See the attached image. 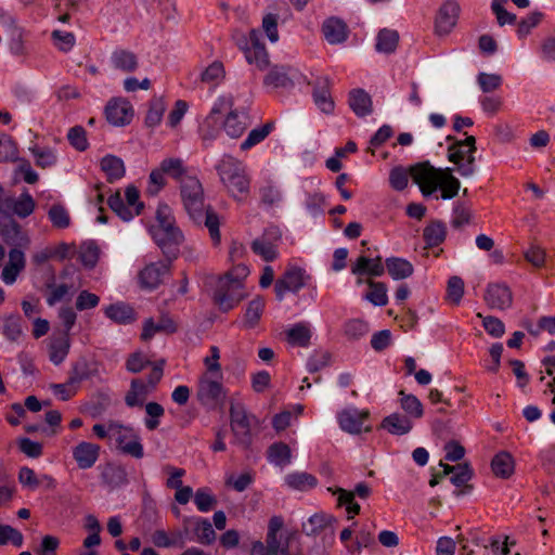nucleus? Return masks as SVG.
<instances>
[{"instance_id":"nucleus-40","label":"nucleus","mask_w":555,"mask_h":555,"mask_svg":"<svg viewBox=\"0 0 555 555\" xmlns=\"http://www.w3.org/2000/svg\"><path fill=\"white\" fill-rule=\"evenodd\" d=\"M264 299L260 296H257L251 301H249L245 314H244V325L248 328L255 327L264 310Z\"/></svg>"},{"instance_id":"nucleus-62","label":"nucleus","mask_w":555,"mask_h":555,"mask_svg":"<svg viewBox=\"0 0 555 555\" xmlns=\"http://www.w3.org/2000/svg\"><path fill=\"white\" fill-rule=\"evenodd\" d=\"M67 139L73 147L77 151H86L88 149L87 133L83 127L75 126L68 130Z\"/></svg>"},{"instance_id":"nucleus-29","label":"nucleus","mask_w":555,"mask_h":555,"mask_svg":"<svg viewBox=\"0 0 555 555\" xmlns=\"http://www.w3.org/2000/svg\"><path fill=\"white\" fill-rule=\"evenodd\" d=\"M447 236L446 223L441 220H431L423 230L426 247L433 248L442 244Z\"/></svg>"},{"instance_id":"nucleus-39","label":"nucleus","mask_w":555,"mask_h":555,"mask_svg":"<svg viewBox=\"0 0 555 555\" xmlns=\"http://www.w3.org/2000/svg\"><path fill=\"white\" fill-rule=\"evenodd\" d=\"M103 482L112 488L127 483V472L122 466L108 464L102 472Z\"/></svg>"},{"instance_id":"nucleus-4","label":"nucleus","mask_w":555,"mask_h":555,"mask_svg":"<svg viewBox=\"0 0 555 555\" xmlns=\"http://www.w3.org/2000/svg\"><path fill=\"white\" fill-rule=\"evenodd\" d=\"M180 195L183 207L189 217L195 222L201 224L203 220V212L207 208L205 205L204 190L202 183L196 177L182 179L180 184Z\"/></svg>"},{"instance_id":"nucleus-24","label":"nucleus","mask_w":555,"mask_h":555,"mask_svg":"<svg viewBox=\"0 0 555 555\" xmlns=\"http://www.w3.org/2000/svg\"><path fill=\"white\" fill-rule=\"evenodd\" d=\"M322 33L331 44L341 43L348 36L347 25L336 17H330L323 23Z\"/></svg>"},{"instance_id":"nucleus-33","label":"nucleus","mask_w":555,"mask_h":555,"mask_svg":"<svg viewBox=\"0 0 555 555\" xmlns=\"http://www.w3.org/2000/svg\"><path fill=\"white\" fill-rule=\"evenodd\" d=\"M385 266L389 275L393 280H404L406 278H410L414 272L413 264L403 258H387L385 261Z\"/></svg>"},{"instance_id":"nucleus-7","label":"nucleus","mask_w":555,"mask_h":555,"mask_svg":"<svg viewBox=\"0 0 555 555\" xmlns=\"http://www.w3.org/2000/svg\"><path fill=\"white\" fill-rule=\"evenodd\" d=\"M247 294L244 292V284L240 279H233L232 273L219 279L214 300L219 309L228 312L237 306Z\"/></svg>"},{"instance_id":"nucleus-51","label":"nucleus","mask_w":555,"mask_h":555,"mask_svg":"<svg viewBox=\"0 0 555 555\" xmlns=\"http://www.w3.org/2000/svg\"><path fill=\"white\" fill-rule=\"evenodd\" d=\"M370 331L369 324L360 319H352L345 323L344 333L348 339L358 340Z\"/></svg>"},{"instance_id":"nucleus-21","label":"nucleus","mask_w":555,"mask_h":555,"mask_svg":"<svg viewBox=\"0 0 555 555\" xmlns=\"http://www.w3.org/2000/svg\"><path fill=\"white\" fill-rule=\"evenodd\" d=\"M298 72L289 66L275 65L271 67L264 77V85L273 88H289L294 85V79Z\"/></svg>"},{"instance_id":"nucleus-63","label":"nucleus","mask_w":555,"mask_h":555,"mask_svg":"<svg viewBox=\"0 0 555 555\" xmlns=\"http://www.w3.org/2000/svg\"><path fill=\"white\" fill-rule=\"evenodd\" d=\"M410 177V168L395 167L389 173V183L396 191H402L406 188Z\"/></svg>"},{"instance_id":"nucleus-60","label":"nucleus","mask_w":555,"mask_h":555,"mask_svg":"<svg viewBox=\"0 0 555 555\" xmlns=\"http://www.w3.org/2000/svg\"><path fill=\"white\" fill-rule=\"evenodd\" d=\"M36 158V165L41 168H48L56 163V155L52 149L35 146L30 149Z\"/></svg>"},{"instance_id":"nucleus-64","label":"nucleus","mask_w":555,"mask_h":555,"mask_svg":"<svg viewBox=\"0 0 555 555\" xmlns=\"http://www.w3.org/2000/svg\"><path fill=\"white\" fill-rule=\"evenodd\" d=\"M165 172L160 166L155 168L150 173L149 186L146 188V194L155 196L166 185Z\"/></svg>"},{"instance_id":"nucleus-58","label":"nucleus","mask_w":555,"mask_h":555,"mask_svg":"<svg viewBox=\"0 0 555 555\" xmlns=\"http://www.w3.org/2000/svg\"><path fill=\"white\" fill-rule=\"evenodd\" d=\"M100 248L94 242H87L80 247V259L83 266L93 268L99 260Z\"/></svg>"},{"instance_id":"nucleus-19","label":"nucleus","mask_w":555,"mask_h":555,"mask_svg":"<svg viewBox=\"0 0 555 555\" xmlns=\"http://www.w3.org/2000/svg\"><path fill=\"white\" fill-rule=\"evenodd\" d=\"M100 456V446L81 441L73 448V457L80 469L91 468Z\"/></svg>"},{"instance_id":"nucleus-57","label":"nucleus","mask_w":555,"mask_h":555,"mask_svg":"<svg viewBox=\"0 0 555 555\" xmlns=\"http://www.w3.org/2000/svg\"><path fill=\"white\" fill-rule=\"evenodd\" d=\"M9 542L16 547H21L24 543V537L21 531L10 525L0 524V545H7Z\"/></svg>"},{"instance_id":"nucleus-28","label":"nucleus","mask_w":555,"mask_h":555,"mask_svg":"<svg viewBox=\"0 0 555 555\" xmlns=\"http://www.w3.org/2000/svg\"><path fill=\"white\" fill-rule=\"evenodd\" d=\"M104 312L109 320L118 324H129L137 319L134 309L125 302L112 304L105 308Z\"/></svg>"},{"instance_id":"nucleus-2","label":"nucleus","mask_w":555,"mask_h":555,"mask_svg":"<svg viewBox=\"0 0 555 555\" xmlns=\"http://www.w3.org/2000/svg\"><path fill=\"white\" fill-rule=\"evenodd\" d=\"M157 225L153 230V237L168 260L178 257L179 247L184 236L176 227L171 208L167 204H159L156 210Z\"/></svg>"},{"instance_id":"nucleus-42","label":"nucleus","mask_w":555,"mask_h":555,"mask_svg":"<svg viewBox=\"0 0 555 555\" xmlns=\"http://www.w3.org/2000/svg\"><path fill=\"white\" fill-rule=\"evenodd\" d=\"M285 481L288 487L300 491H306L317 486V478L305 472L289 474L285 477Z\"/></svg>"},{"instance_id":"nucleus-41","label":"nucleus","mask_w":555,"mask_h":555,"mask_svg":"<svg viewBox=\"0 0 555 555\" xmlns=\"http://www.w3.org/2000/svg\"><path fill=\"white\" fill-rule=\"evenodd\" d=\"M286 334L291 345L307 347L310 344L311 331L306 323L295 324Z\"/></svg>"},{"instance_id":"nucleus-6","label":"nucleus","mask_w":555,"mask_h":555,"mask_svg":"<svg viewBox=\"0 0 555 555\" xmlns=\"http://www.w3.org/2000/svg\"><path fill=\"white\" fill-rule=\"evenodd\" d=\"M476 139L467 135L464 140H455L448 147L449 162L457 165V171L462 177H470L475 173Z\"/></svg>"},{"instance_id":"nucleus-37","label":"nucleus","mask_w":555,"mask_h":555,"mask_svg":"<svg viewBox=\"0 0 555 555\" xmlns=\"http://www.w3.org/2000/svg\"><path fill=\"white\" fill-rule=\"evenodd\" d=\"M247 119L245 114L240 115L236 111H231L223 122V129L229 137L240 138L248 126Z\"/></svg>"},{"instance_id":"nucleus-53","label":"nucleus","mask_w":555,"mask_h":555,"mask_svg":"<svg viewBox=\"0 0 555 555\" xmlns=\"http://www.w3.org/2000/svg\"><path fill=\"white\" fill-rule=\"evenodd\" d=\"M197 541L202 544H211L216 540V532L207 519H198L194 527Z\"/></svg>"},{"instance_id":"nucleus-14","label":"nucleus","mask_w":555,"mask_h":555,"mask_svg":"<svg viewBox=\"0 0 555 555\" xmlns=\"http://www.w3.org/2000/svg\"><path fill=\"white\" fill-rule=\"evenodd\" d=\"M483 300L491 309L505 310L512 307L513 293L504 283H489L486 287Z\"/></svg>"},{"instance_id":"nucleus-35","label":"nucleus","mask_w":555,"mask_h":555,"mask_svg":"<svg viewBox=\"0 0 555 555\" xmlns=\"http://www.w3.org/2000/svg\"><path fill=\"white\" fill-rule=\"evenodd\" d=\"M70 348V339L67 334H61L52 339L49 346V358L55 365L61 364L67 357Z\"/></svg>"},{"instance_id":"nucleus-27","label":"nucleus","mask_w":555,"mask_h":555,"mask_svg":"<svg viewBox=\"0 0 555 555\" xmlns=\"http://www.w3.org/2000/svg\"><path fill=\"white\" fill-rule=\"evenodd\" d=\"M474 472L468 463L457 464L456 472L451 476L450 481L457 488L454 491L456 496L467 494L472 491L473 486L468 481L473 478Z\"/></svg>"},{"instance_id":"nucleus-43","label":"nucleus","mask_w":555,"mask_h":555,"mask_svg":"<svg viewBox=\"0 0 555 555\" xmlns=\"http://www.w3.org/2000/svg\"><path fill=\"white\" fill-rule=\"evenodd\" d=\"M399 396L401 409L409 417L421 418L423 416V404L414 395H408L403 390H400Z\"/></svg>"},{"instance_id":"nucleus-44","label":"nucleus","mask_w":555,"mask_h":555,"mask_svg":"<svg viewBox=\"0 0 555 555\" xmlns=\"http://www.w3.org/2000/svg\"><path fill=\"white\" fill-rule=\"evenodd\" d=\"M291 457V449L286 443L276 442L268 449V460L278 466H285L289 464Z\"/></svg>"},{"instance_id":"nucleus-13","label":"nucleus","mask_w":555,"mask_h":555,"mask_svg":"<svg viewBox=\"0 0 555 555\" xmlns=\"http://www.w3.org/2000/svg\"><path fill=\"white\" fill-rule=\"evenodd\" d=\"M305 286V270L298 267L288 268L284 274L276 280L274 292L278 300H283L287 292L296 293Z\"/></svg>"},{"instance_id":"nucleus-34","label":"nucleus","mask_w":555,"mask_h":555,"mask_svg":"<svg viewBox=\"0 0 555 555\" xmlns=\"http://www.w3.org/2000/svg\"><path fill=\"white\" fill-rule=\"evenodd\" d=\"M176 331L177 325L169 317H162L157 323H155L153 319H147L144 323L141 337L143 340H147L152 338L155 333H175Z\"/></svg>"},{"instance_id":"nucleus-52","label":"nucleus","mask_w":555,"mask_h":555,"mask_svg":"<svg viewBox=\"0 0 555 555\" xmlns=\"http://www.w3.org/2000/svg\"><path fill=\"white\" fill-rule=\"evenodd\" d=\"M202 223H204L208 229L210 238L212 240L214 244L218 245L221 238L219 231L220 221L218 215L207 207L205 212H203Z\"/></svg>"},{"instance_id":"nucleus-61","label":"nucleus","mask_w":555,"mask_h":555,"mask_svg":"<svg viewBox=\"0 0 555 555\" xmlns=\"http://www.w3.org/2000/svg\"><path fill=\"white\" fill-rule=\"evenodd\" d=\"M202 81L218 85L224 78V67L219 61L211 63L203 73Z\"/></svg>"},{"instance_id":"nucleus-12","label":"nucleus","mask_w":555,"mask_h":555,"mask_svg":"<svg viewBox=\"0 0 555 555\" xmlns=\"http://www.w3.org/2000/svg\"><path fill=\"white\" fill-rule=\"evenodd\" d=\"M282 238L281 230L275 225H270L264 229L262 234L255 238L250 248L262 260L271 262L279 256L278 246Z\"/></svg>"},{"instance_id":"nucleus-11","label":"nucleus","mask_w":555,"mask_h":555,"mask_svg":"<svg viewBox=\"0 0 555 555\" xmlns=\"http://www.w3.org/2000/svg\"><path fill=\"white\" fill-rule=\"evenodd\" d=\"M36 209V202L28 191L20 196L8 195L0 197V217L25 219Z\"/></svg>"},{"instance_id":"nucleus-18","label":"nucleus","mask_w":555,"mask_h":555,"mask_svg":"<svg viewBox=\"0 0 555 555\" xmlns=\"http://www.w3.org/2000/svg\"><path fill=\"white\" fill-rule=\"evenodd\" d=\"M171 261L167 259L147 264L139 274L141 285L149 289L156 288L163 282L164 275L169 272Z\"/></svg>"},{"instance_id":"nucleus-56","label":"nucleus","mask_w":555,"mask_h":555,"mask_svg":"<svg viewBox=\"0 0 555 555\" xmlns=\"http://www.w3.org/2000/svg\"><path fill=\"white\" fill-rule=\"evenodd\" d=\"M147 417L144 423L149 430H155L159 426V420L164 416L165 410L162 404L157 402H149L145 405Z\"/></svg>"},{"instance_id":"nucleus-55","label":"nucleus","mask_w":555,"mask_h":555,"mask_svg":"<svg viewBox=\"0 0 555 555\" xmlns=\"http://www.w3.org/2000/svg\"><path fill=\"white\" fill-rule=\"evenodd\" d=\"M2 333L9 340L17 341L23 333L21 318L18 315L7 317L3 320Z\"/></svg>"},{"instance_id":"nucleus-5","label":"nucleus","mask_w":555,"mask_h":555,"mask_svg":"<svg viewBox=\"0 0 555 555\" xmlns=\"http://www.w3.org/2000/svg\"><path fill=\"white\" fill-rule=\"evenodd\" d=\"M230 426L233 434V442L243 449L251 444V425L256 416L247 412L246 406L241 402H231Z\"/></svg>"},{"instance_id":"nucleus-50","label":"nucleus","mask_w":555,"mask_h":555,"mask_svg":"<svg viewBox=\"0 0 555 555\" xmlns=\"http://www.w3.org/2000/svg\"><path fill=\"white\" fill-rule=\"evenodd\" d=\"M371 291L365 295V298L375 306H385L388 302L387 287L383 282L367 281Z\"/></svg>"},{"instance_id":"nucleus-8","label":"nucleus","mask_w":555,"mask_h":555,"mask_svg":"<svg viewBox=\"0 0 555 555\" xmlns=\"http://www.w3.org/2000/svg\"><path fill=\"white\" fill-rule=\"evenodd\" d=\"M225 396L227 392L222 385V374H219V377L210 373L201 375L196 397L202 405L208 409H216L223 403Z\"/></svg>"},{"instance_id":"nucleus-15","label":"nucleus","mask_w":555,"mask_h":555,"mask_svg":"<svg viewBox=\"0 0 555 555\" xmlns=\"http://www.w3.org/2000/svg\"><path fill=\"white\" fill-rule=\"evenodd\" d=\"M105 116L113 126H126L132 120L133 108L130 102L125 99H112L105 106Z\"/></svg>"},{"instance_id":"nucleus-48","label":"nucleus","mask_w":555,"mask_h":555,"mask_svg":"<svg viewBox=\"0 0 555 555\" xmlns=\"http://www.w3.org/2000/svg\"><path fill=\"white\" fill-rule=\"evenodd\" d=\"M48 217L56 229H66L70 225L69 212L62 204H53L48 211Z\"/></svg>"},{"instance_id":"nucleus-31","label":"nucleus","mask_w":555,"mask_h":555,"mask_svg":"<svg viewBox=\"0 0 555 555\" xmlns=\"http://www.w3.org/2000/svg\"><path fill=\"white\" fill-rule=\"evenodd\" d=\"M337 522L336 518L332 515L318 513L312 515L307 524H304L302 530L307 535H318L325 531L327 528L333 527Z\"/></svg>"},{"instance_id":"nucleus-49","label":"nucleus","mask_w":555,"mask_h":555,"mask_svg":"<svg viewBox=\"0 0 555 555\" xmlns=\"http://www.w3.org/2000/svg\"><path fill=\"white\" fill-rule=\"evenodd\" d=\"M273 129V122H267L259 128L253 129L242 142L241 150L246 151L262 142Z\"/></svg>"},{"instance_id":"nucleus-25","label":"nucleus","mask_w":555,"mask_h":555,"mask_svg":"<svg viewBox=\"0 0 555 555\" xmlns=\"http://www.w3.org/2000/svg\"><path fill=\"white\" fill-rule=\"evenodd\" d=\"M385 267L382 262V257L377 256L374 259L365 256H360L351 267L352 274L371 276H380L385 272Z\"/></svg>"},{"instance_id":"nucleus-10","label":"nucleus","mask_w":555,"mask_h":555,"mask_svg":"<svg viewBox=\"0 0 555 555\" xmlns=\"http://www.w3.org/2000/svg\"><path fill=\"white\" fill-rule=\"evenodd\" d=\"M441 173L442 169L435 168L429 162L418 163L410 167V176L425 197L430 196L439 189Z\"/></svg>"},{"instance_id":"nucleus-47","label":"nucleus","mask_w":555,"mask_h":555,"mask_svg":"<svg viewBox=\"0 0 555 555\" xmlns=\"http://www.w3.org/2000/svg\"><path fill=\"white\" fill-rule=\"evenodd\" d=\"M159 166L167 176L179 181L180 184H182V179L191 177L186 175L183 162L180 158H166Z\"/></svg>"},{"instance_id":"nucleus-1","label":"nucleus","mask_w":555,"mask_h":555,"mask_svg":"<svg viewBox=\"0 0 555 555\" xmlns=\"http://www.w3.org/2000/svg\"><path fill=\"white\" fill-rule=\"evenodd\" d=\"M0 238L10 247L9 260L2 269L1 279L7 285H12L26 267L25 250L30 247L31 238L15 218L7 217H0Z\"/></svg>"},{"instance_id":"nucleus-16","label":"nucleus","mask_w":555,"mask_h":555,"mask_svg":"<svg viewBox=\"0 0 555 555\" xmlns=\"http://www.w3.org/2000/svg\"><path fill=\"white\" fill-rule=\"evenodd\" d=\"M460 14V5L454 0L446 1L439 9L436 21L435 30L439 36L448 35L455 27Z\"/></svg>"},{"instance_id":"nucleus-26","label":"nucleus","mask_w":555,"mask_h":555,"mask_svg":"<svg viewBox=\"0 0 555 555\" xmlns=\"http://www.w3.org/2000/svg\"><path fill=\"white\" fill-rule=\"evenodd\" d=\"M349 106L358 117H364L373 112L371 95L363 89L349 92Z\"/></svg>"},{"instance_id":"nucleus-30","label":"nucleus","mask_w":555,"mask_h":555,"mask_svg":"<svg viewBox=\"0 0 555 555\" xmlns=\"http://www.w3.org/2000/svg\"><path fill=\"white\" fill-rule=\"evenodd\" d=\"M412 427L413 424L410 417L400 413H392L386 416L382 422V428L386 429L391 435H405Z\"/></svg>"},{"instance_id":"nucleus-36","label":"nucleus","mask_w":555,"mask_h":555,"mask_svg":"<svg viewBox=\"0 0 555 555\" xmlns=\"http://www.w3.org/2000/svg\"><path fill=\"white\" fill-rule=\"evenodd\" d=\"M491 468L496 477L506 479L514 473V459L508 452H499L491 461Z\"/></svg>"},{"instance_id":"nucleus-22","label":"nucleus","mask_w":555,"mask_h":555,"mask_svg":"<svg viewBox=\"0 0 555 555\" xmlns=\"http://www.w3.org/2000/svg\"><path fill=\"white\" fill-rule=\"evenodd\" d=\"M313 99L323 113L331 114L334 111V101L330 93V79L327 77H320L315 80Z\"/></svg>"},{"instance_id":"nucleus-17","label":"nucleus","mask_w":555,"mask_h":555,"mask_svg":"<svg viewBox=\"0 0 555 555\" xmlns=\"http://www.w3.org/2000/svg\"><path fill=\"white\" fill-rule=\"evenodd\" d=\"M250 47H243L240 42V48L244 51L245 59L249 64L255 65L259 70H264L269 64V54L262 43L258 41V34L256 30L250 31Z\"/></svg>"},{"instance_id":"nucleus-54","label":"nucleus","mask_w":555,"mask_h":555,"mask_svg":"<svg viewBox=\"0 0 555 555\" xmlns=\"http://www.w3.org/2000/svg\"><path fill=\"white\" fill-rule=\"evenodd\" d=\"M107 204L109 208L124 221H129L135 215L132 212L130 207L124 203L119 192L111 195Z\"/></svg>"},{"instance_id":"nucleus-32","label":"nucleus","mask_w":555,"mask_h":555,"mask_svg":"<svg viewBox=\"0 0 555 555\" xmlns=\"http://www.w3.org/2000/svg\"><path fill=\"white\" fill-rule=\"evenodd\" d=\"M100 166L111 183L121 179L126 172L122 159L114 155L104 156L100 162Z\"/></svg>"},{"instance_id":"nucleus-9","label":"nucleus","mask_w":555,"mask_h":555,"mask_svg":"<svg viewBox=\"0 0 555 555\" xmlns=\"http://www.w3.org/2000/svg\"><path fill=\"white\" fill-rule=\"evenodd\" d=\"M108 430L115 437L118 450L134 459L144 456V449L139 433L130 427L117 422L108 423Z\"/></svg>"},{"instance_id":"nucleus-59","label":"nucleus","mask_w":555,"mask_h":555,"mask_svg":"<svg viewBox=\"0 0 555 555\" xmlns=\"http://www.w3.org/2000/svg\"><path fill=\"white\" fill-rule=\"evenodd\" d=\"M91 373L89 370L88 362L86 360H80L74 363L72 370L69 371L68 384L76 386L81 382L90 378Z\"/></svg>"},{"instance_id":"nucleus-20","label":"nucleus","mask_w":555,"mask_h":555,"mask_svg":"<svg viewBox=\"0 0 555 555\" xmlns=\"http://www.w3.org/2000/svg\"><path fill=\"white\" fill-rule=\"evenodd\" d=\"M109 62L114 69L125 74L134 73L139 68L138 55L125 48L115 49L109 56Z\"/></svg>"},{"instance_id":"nucleus-38","label":"nucleus","mask_w":555,"mask_h":555,"mask_svg":"<svg viewBox=\"0 0 555 555\" xmlns=\"http://www.w3.org/2000/svg\"><path fill=\"white\" fill-rule=\"evenodd\" d=\"M461 183L460 180L453 176L451 168L442 169L439 177V189L441 190V197L443 199H451L459 193Z\"/></svg>"},{"instance_id":"nucleus-3","label":"nucleus","mask_w":555,"mask_h":555,"mask_svg":"<svg viewBox=\"0 0 555 555\" xmlns=\"http://www.w3.org/2000/svg\"><path fill=\"white\" fill-rule=\"evenodd\" d=\"M216 170L228 192L236 199L243 201L249 194L250 180L244 164L231 155H223L216 165Z\"/></svg>"},{"instance_id":"nucleus-45","label":"nucleus","mask_w":555,"mask_h":555,"mask_svg":"<svg viewBox=\"0 0 555 555\" xmlns=\"http://www.w3.org/2000/svg\"><path fill=\"white\" fill-rule=\"evenodd\" d=\"M166 111V104L162 98L154 96L150 101V107L145 116V125L150 128L158 126Z\"/></svg>"},{"instance_id":"nucleus-46","label":"nucleus","mask_w":555,"mask_h":555,"mask_svg":"<svg viewBox=\"0 0 555 555\" xmlns=\"http://www.w3.org/2000/svg\"><path fill=\"white\" fill-rule=\"evenodd\" d=\"M399 35L396 30L382 29L377 35L376 50L383 53H391L396 50Z\"/></svg>"},{"instance_id":"nucleus-23","label":"nucleus","mask_w":555,"mask_h":555,"mask_svg":"<svg viewBox=\"0 0 555 555\" xmlns=\"http://www.w3.org/2000/svg\"><path fill=\"white\" fill-rule=\"evenodd\" d=\"M367 417V411L346 410L339 414L338 421L343 430L350 434H360L363 429V423Z\"/></svg>"}]
</instances>
